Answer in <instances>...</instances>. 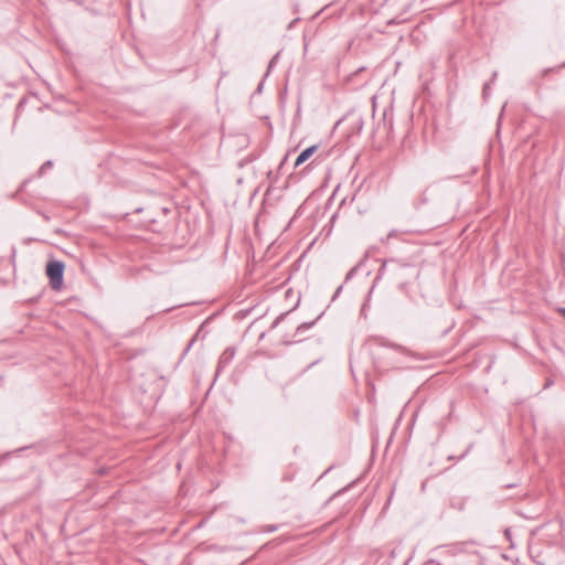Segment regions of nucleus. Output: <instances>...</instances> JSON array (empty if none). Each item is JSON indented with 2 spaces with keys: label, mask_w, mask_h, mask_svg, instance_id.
I'll return each mask as SVG.
<instances>
[{
  "label": "nucleus",
  "mask_w": 565,
  "mask_h": 565,
  "mask_svg": "<svg viewBox=\"0 0 565 565\" xmlns=\"http://www.w3.org/2000/svg\"><path fill=\"white\" fill-rule=\"evenodd\" d=\"M278 58V54H276L269 62V65H268V72L273 68V66L275 65L276 61Z\"/></svg>",
  "instance_id": "nucleus-8"
},
{
  "label": "nucleus",
  "mask_w": 565,
  "mask_h": 565,
  "mask_svg": "<svg viewBox=\"0 0 565 565\" xmlns=\"http://www.w3.org/2000/svg\"><path fill=\"white\" fill-rule=\"evenodd\" d=\"M285 316H286V313H282L279 317H277L273 323V328H275L285 318Z\"/></svg>",
  "instance_id": "nucleus-9"
},
{
  "label": "nucleus",
  "mask_w": 565,
  "mask_h": 565,
  "mask_svg": "<svg viewBox=\"0 0 565 565\" xmlns=\"http://www.w3.org/2000/svg\"><path fill=\"white\" fill-rule=\"evenodd\" d=\"M353 271H354V269H352V270L348 274L347 279H349V278L352 276Z\"/></svg>",
  "instance_id": "nucleus-16"
},
{
  "label": "nucleus",
  "mask_w": 565,
  "mask_h": 565,
  "mask_svg": "<svg viewBox=\"0 0 565 565\" xmlns=\"http://www.w3.org/2000/svg\"><path fill=\"white\" fill-rule=\"evenodd\" d=\"M322 315H323V312H321L313 321L303 322L300 326H298V328L296 330V334L299 335L302 332H305V331L309 330L310 328H312L315 326V323L322 317Z\"/></svg>",
  "instance_id": "nucleus-5"
},
{
  "label": "nucleus",
  "mask_w": 565,
  "mask_h": 565,
  "mask_svg": "<svg viewBox=\"0 0 565 565\" xmlns=\"http://www.w3.org/2000/svg\"><path fill=\"white\" fill-rule=\"evenodd\" d=\"M53 166V162L51 160L45 161L39 169L38 173L40 177H42L46 169L51 168Z\"/></svg>",
  "instance_id": "nucleus-7"
},
{
  "label": "nucleus",
  "mask_w": 565,
  "mask_h": 565,
  "mask_svg": "<svg viewBox=\"0 0 565 565\" xmlns=\"http://www.w3.org/2000/svg\"><path fill=\"white\" fill-rule=\"evenodd\" d=\"M235 350L233 348H227L220 356L217 363L216 373L218 374L223 369H225L234 359Z\"/></svg>",
  "instance_id": "nucleus-3"
},
{
  "label": "nucleus",
  "mask_w": 565,
  "mask_h": 565,
  "mask_svg": "<svg viewBox=\"0 0 565 565\" xmlns=\"http://www.w3.org/2000/svg\"><path fill=\"white\" fill-rule=\"evenodd\" d=\"M413 276L414 268L411 264L399 259L391 258L383 262L375 277V281L383 277H387L390 280L397 285L398 289L404 290L405 286L408 284Z\"/></svg>",
  "instance_id": "nucleus-1"
},
{
  "label": "nucleus",
  "mask_w": 565,
  "mask_h": 565,
  "mask_svg": "<svg viewBox=\"0 0 565 565\" xmlns=\"http://www.w3.org/2000/svg\"><path fill=\"white\" fill-rule=\"evenodd\" d=\"M318 149L317 145L310 146L302 150L299 156L297 157L295 161V167L301 166L303 162H306Z\"/></svg>",
  "instance_id": "nucleus-4"
},
{
  "label": "nucleus",
  "mask_w": 565,
  "mask_h": 565,
  "mask_svg": "<svg viewBox=\"0 0 565 565\" xmlns=\"http://www.w3.org/2000/svg\"><path fill=\"white\" fill-rule=\"evenodd\" d=\"M26 448H28V447L18 448L14 452H19V451H21V450H23V449H26Z\"/></svg>",
  "instance_id": "nucleus-18"
},
{
  "label": "nucleus",
  "mask_w": 565,
  "mask_h": 565,
  "mask_svg": "<svg viewBox=\"0 0 565 565\" xmlns=\"http://www.w3.org/2000/svg\"><path fill=\"white\" fill-rule=\"evenodd\" d=\"M558 312L565 317V308H559Z\"/></svg>",
  "instance_id": "nucleus-15"
},
{
  "label": "nucleus",
  "mask_w": 565,
  "mask_h": 565,
  "mask_svg": "<svg viewBox=\"0 0 565 565\" xmlns=\"http://www.w3.org/2000/svg\"><path fill=\"white\" fill-rule=\"evenodd\" d=\"M65 265L61 260H51L46 265V275L52 289L60 290L63 285Z\"/></svg>",
  "instance_id": "nucleus-2"
},
{
  "label": "nucleus",
  "mask_w": 565,
  "mask_h": 565,
  "mask_svg": "<svg viewBox=\"0 0 565 565\" xmlns=\"http://www.w3.org/2000/svg\"><path fill=\"white\" fill-rule=\"evenodd\" d=\"M11 455V452H8L3 456V458H8Z\"/></svg>",
  "instance_id": "nucleus-19"
},
{
  "label": "nucleus",
  "mask_w": 565,
  "mask_h": 565,
  "mask_svg": "<svg viewBox=\"0 0 565 565\" xmlns=\"http://www.w3.org/2000/svg\"><path fill=\"white\" fill-rule=\"evenodd\" d=\"M341 291H342V286H340V287L335 290V292H334V295H333V297H332V300H334V299L340 295V292H341Z\"/></svg>",
  "instance_id": "nucleus-10"
},
{
  "label": "nucleus",
  "mask_w": 565,
  "mask_h": 565,
  "mask_svg": "<svg viewBox=\"0 0 565 565\" xmlns=\"http://www.w3.org/2000/svg\"><path fill=\"white\" fill-rule=\"evenodd\" d=\"M194 341H195V338H193V339L190 341V343L188 344V347H186V349H185L184 353H186V352L190 350V348L192 347V344H193V342H194Z\"/></svg>",
  "instance_id": "nucleus-13"
},
{
  "label": "nucleus",
  "mask_w": 565,
  "mask_h": 565,
  "mask_svg": "<svg viewBox=\"0 0 565 565\" xmlns=\"http://www.w3.org/2000/svg\"><path fill=\"white\" fill-rule=\"evenodd\" d=\"M488 87H489V84H486V85H484V87H483V95H484V96H486V94H487Z\"/></svg>",
  "instance_id": "nucleus-14"
},
{
  "label": "nucleus",
  "mask_w": 565,
  "mask_h": 565,
  "mask_svg": "<svg viewBox=\"0 0 565 565\" xmlns=\"http://www.w3.org/2000/svg\"><path fill=\"white\" fill-rule=\"evenodd\" d=\"M408 233V231H398V230H392L385 239H382L383 243L388 242L391 238H397L402 236L403 234Z\"/></svg>",
  "instance_id": "nucleus-6"
},
{
  "label": "nucleus",
  "mask_w": 565,
  "mask_h": 565,
  "mask_svg": "<svg viewBox=\"0 0 565 565\" xmlns=\"http://www.w3.org/2000/svg\"><path fill=\"white\" fill-rule=\"evenodd\" d=\"M504 533H505V535H507L508 537H510V534H511L510 530H505V532H504Z\"/></svg>",
  "instance_id": "nucleus-17"
},
{
  "label": "nucleus",
  "mask_w": 565,
  "mask_h": 565,
  "mask_svg": "<svg viewBox=\"0 0 565 565\" xmlns=\"http://www.w3.org/2000/svg\"><path fill=\"white\" fill-rule=\"evenodd\" d=\"M270 193H271V188H269V189L266 191V193H265V199H264V201H265V202L268 200V198H269Z\"/></svg>",
  "instance_id": "nucleus-12"
},
{
  "label": "nucleus",
  "mask_w": 565,
  "mask_h": 565,
  "mask_svg": "<svg viewBox=\"0 0 565 565\" xmlns=\"http://www.w3.org/2000/svg\"><path fill=\"white\" fill-rule=\"evenodd\" d=\"M276 530H277V526H276V525H269V526H267V529H266V531H267V532H274V531H276Z\"/></svg>",
  "instance_id": "nucleus-11"
}]
</instances>
